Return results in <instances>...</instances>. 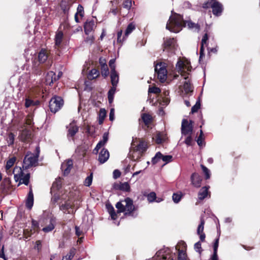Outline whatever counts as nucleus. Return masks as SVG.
Instances as JSON below:
<instances>
[{
	"label": "nucleus",
	"mask_w": 260,
	"mask_h": 260,
	"mask_svg": "<svg viewBox=\"0 0 260 260\" xmlns=\"http://www.w3.org/2000/svg\"><path fill=\"white\" fill-rule=\"evenodd\" d=\"M114 109L113 108L111 109L109 114V119L110 121H113L114 119Z\"/></svg>",
	"instance_id": "69168bd1"
},
{
	"label": "nucleus",
	"mask_w": 260,
	"mask_h": 260,
	"mask_svg": "<svg viewBox=\"0 0 260 260\" xmlns=\"http://www.w3.org/2000/svg\"><path fill=\"white\" fill-rule=\"evenodd\" d=\"M175 41L173 38H166L164 41L165 49L174 48L175 47Z\"/></svg>",
	"instance_id": "4be33fe9"
},
{
	"label": "nucleus",
	"mask_w": 260,
	"mask_h": 260,
	"mask_svg": "<svg viewBox=\"0 0 260 260\" xmlns=\"http://www.w3.org/2000/svg\"><path fill=\"white\" fill-rule=\"evenodd\" d=\"M201 103L200 100L197 101L196 104L192 107L191 112L194 113L198 111L200 108Z\"/></svg>",
	"instance_id": "a18cd8bd"
},
{
	"label": "nucleus",
	"mask_w": 260,
	"mask_h": 260,
	"mask_svg": "<svg viewBox=\"0 0 260 260\" xmlns=\"http://www.w3.org/2000/svg\"><path fill=\"white\" fill-rule=\"evenodd\" d=\"M34 204V196L31 189H30L28 194L27 199L26 202V206L29 209H30Z\"/></svg>",
	"instance_id": "a878e982"
},
{
	"label": "nucleus",
	"mask_w": 260,
	"mask_h": 260,
	"mask_svg": "<svg viewBox=\"0 0 260 260\" xmlns=\"http://www.w3.org/2000/svg\"><path fill=\"white\" fill-rule=\"evenodd\" d=\"M147 198L149 202H153L156 198V193L154 192H151L147 195Z\"/></svg>",
	"instance_id": "37998d69"
},
{
	"label": "nucleus",
	"mask_w": 260,
	"mask_h": 260,
	"mask_svg": "<svg viewBox=\"0 0 260 260\" xmlns=\"http://www.w3.org/2000/svg\"><path fill=\"white\" fill-rule=\"evenodd\" d=\"M118 213L124 212L125 215L130 214L134 210L133 201L129 198L118 202L116 205Z\"/></svg>",
	"instance_id": "7ed1b4c3"
},
{
	"label": "nucleus",
	"mask_w": 260,
	"mask_h": 260,
	"mask_svg": "<svg viewBox=\"0 0 260 260\" xmlns=\"http://www.w3.org/2000/svg\"><path fill=\"white\" fill-rule=\"evenodd\" d=\"M204 221L203 220H201V223L199 224L197 230L198 234H200L203 233L204 231Z\"/></svg>",
	"instance_id": "3c124183"
},
{
	"label": "nucleus",
	"mask_w": 260,
	"mask_h": 260,
	"mask_svg": "<svg viewBox=\"0 0 260 260\" xmlns=\"http://www.w3.org/2000/svg\"><path fill=\"white\" fill-rule=\"evenodd\" d=\"M68 128L69 129L68 137H73L78 131V127L75 124L74 122L70 123Z\"/></svg>",
	"instance_id": "aec40b11"
},
{
	"label": "nucleus",
	"mask_w": 260,
	"mask_h": 260,
	"mask_svg": "<svg viewBox=\"0 0 260 260\" xmlns=\"http://www.w3.org/2000/svg\"><path fill=\"white\" fill-rule=\"evenodd\" d=\"M186 24L187 25L189 28L197 31H199L200 29V26L198 24L190 21L185 22L183 21L182 17L177 14L172 15L170 16L166 25V28L172 32L176 33L179 32Z\"/></svg>",
	"instance_id": "f257e3e1"
},
{
	"label": "nucleus",
	"mask_w": 260,
	"mask_h": 260,
	"mask_svg": "<svg viewBox=\"0 0 260 260\" xmlns=\"http://www.w3.org/2000/svg\"><path fill=\"white\" fill-rule=\"evenodd\" d=\"M48 57V55L47 50L45 49H42L38 55L39 61L41 63H43L47 60Z\"/></svg>",
	"instance_id": "cd10ccee"
},
{
	"label": "nucleus",
	"mask_w": 260,
	"mask_h": 260,
	"mask_svg": "<svg viewBox=\"0 0 260 260\" xmlns=\"http://www.w3.org/2000/svg\"><path fill=\"white\" fill-rule=\"evenodd\" d=\"M109 157V153L108 150L103 148L100 152L98 160L101 164L105 162Z\"/></svg>",
	"instance_id": "f3484780"
},
{
	"label": "nucleus",
	"mask_w": 260,
	"mask_h": 260,
	"mask_svg": "<svg viewBox=\"0 0 260 260\" xmlns=\"http://www.w3.org/2000/svg\"><path fill=\"white\" fill-rule=\"evenodd\" d=\"M147 148V144L144 141L141 140L138 142L136 138H133L129 152L131 158L134 161L139 159L146 151Z\"/></svg>",
	"instance_id": "f03ea898"
},
{
	"label": "nucleus",
	"mask_w": 260,
	"mask_h": 260,
	"mask_svg": "<svg viewBox=\"0 0 260 260\" xmlns=\"http://www.w3.org/2000/svg\"><path fill=\"white\" fill-rule=\"evenodd\" d=\"M110 77L112 86H117L119 81V76L116 71H111Z\"/></svg>",
	"instance_id": "393cba45"
},
{
	"label": "nucleus",
	"mask_w": 260,
	"mask_h": 260,
	"mask_svg": "<svg viewBox=\"0 0 260 260\" xmlns=\"http://www.w3.org/2000/svg\"><path fill=\"white\" fill-rule=\"evenodd\" d=\"M201 168L202 169L203 172L204 173V174L206 176V179H209L210 177L209 170L208 169V168H207L206 167H205L203 165H201Z\"/></svg>",
	"instance_id": "8fccbe9b"
},
{
	"label": "nucleus",
	"mask_w": 260,
	"mask_h": 260,
	"mask_svg": "<svg viewBox=\"0 0 260 260\" xmlns=\"http://www.w3.org/2000/svg\"><path fill=\"white\" fill-rule=\"evenodd\" d=\"M208 39V35L207 34H205L204 35V36H203V37L202 39V41H201L200 59L204 55V53H203L204 48L205 46H206V45H207V41Z\"/></svg>",
	"instance_id": "c756f323"
},
{
	"label": "nucleus",
	"mask_w": 260,
	"mask_h": 260,
	"mask_svg": "<svg viewBox=\"0 0 260 260\" xmlns=\"http://www.w3.org/2000/svg\"><path fill=\"white\" fill-rule=\"evenodd\" d=\"M49 220L50 222L49 224L42 229L45 233L49 232L52 231L54 228L55 220L53 218H50Z\"/></svg>",
	"instance_id": "7c9ffc66"
},
{
	"label": "nucleus",
	"mask_w": 260,
	"mask_h": 260,
	"mask_svg": "<svg viewBox=\"0 0 260 260\" xmlns=\"http://www.w3.org/2000/svg\"><path fill=\"white\" fill-rule=\"evenodd\" d=\"M14 135L12 133H10L7 138V142L9 145H12L14 143Z\"/></svg>",
	"instance_id": "09e8293b"
},
{
	"label": "nucleus",
	"mask_w": 260,
	"mask_h": 260,
	"mask_svg": "<svg viewBox=\"0 0 260 260\" xmlns=\"http://www.w3.org/2000/svg\"><path fill=\"white\" fill-rule=\"evenodd\" d=\"M155 71L157 75V77L161 82H164L167 77V71L165 64L162 63H157L155 67Z\"/></svg>",
	"instance_id": "0eeeda50"
},
{
	"label": "nucleus",
	"mask_w": 260,
	"mask_h": 260,
	"mask_svg": "<svg viewBox=\"0 0 260 260\" xmlns=\"http://www.w3.org/2000/svg\"><path fill=\"white\" fill-rule=\"evenodd\" d=\"M12 173L14 174L15 181L19 182L18 185L24 184L27 185L28 184L30 174L29 173L24 174L21 167H15Z\"/></svg>",
	"instance_id": "20e7f679"
},
{
	"label": "nucleus",
	"mask_w": 260,
	"mask_h": 260,
	"mask_svg": "<svg viewBox=\"0 0 260 260\" xmlns=\"http://www.w3.org/2000/svg\"><path fill=\"white\" fill-rule=\"evenodd\" d=\"M210 4L213 14L217 16L220 15L222 11L221 4L214 0H211Z\"/></svg>",
	"instance_id": "ddd939ff"
},
{
	"label": "nucleus",
	"mask_w": 260,
	"mask_h": 260,
	"mask_svg": "<svg viewBox=\"0 0 260 260\" xmlns=\"http://www.w3.org/2000/svg\"><path fill=\"white\" fill-rule=\"evenodd\" d=\"M29 135V132L27 129H25L21 132V134L20 136V139L22 141H26L28 138Z\"/></svg>",
	"instance_id": "a19ab883"
},
{
	"label": "nucleus",
	"mask_w": 260,
	"mask_h": 260,
	"mask_svg": "<svg viewBox=\"0 0 260 260\" xmlns=\"http://www.w3.org/2000/svg\"><path fill=\"white\" fill-rule=\"evenodd\" d=\"M184 79L185 81L184 83L182 88L184 89L185 93H188L192 91V86L190 84L189 80H188L186 77H185Z\"/></svg>",
	"instance_id": "c85d7f7f"
},
{
	"label": "nucleus",
	"mask_w": 260,
	"mask_h": 260,
	"mask_svg": "<svg viewBox=\"0 0 260 260\" xmlns=\"http://www.w3.org/2000/svg\"><path fill=\"white\" fill-rule=\"evenodd\" d=\"M135 25L133 23H129L125 30L124 39L127 38L128 35L132 33V32L135 29Z\"/></svg>",
	"instance_id": "f704fd0d"
},
{
	"label": "nucleus",
	"mask_w": 260,
	"mask_h": 260,
	"mask_svg": "<svg viewBox=\"0 0 260 260\" xmlns=\"http://www.w3.org/2000/svg\"><path fill=\"white\" fill-rule=\"evenodd\" d=\"M95 24L93 21H86L84 24V31L88 35L94 28Z\"/></svg>",
	"instance_id": "5701e85b"
},
{
	"label": "nucleus",
	"mask_w": 260,
	"mask_h": 260,
	"mask_svg": "<svg viewBox=\"0 0 260 260\" xmlns=\"http://www.w3.org/2000/svg\"><path fill=\"white\" fill-rule=\"evenodd\" d=\"M186 243L183 241L178 242L176 246V249L178 251V260H186Z\"/></svg>",
	"instance_id": "9d476101"
},
{
	"label": "nucleus",
	"mask_w": 260,
	"mask_h": 260,
	"mask_svg": "<svg viewBox=\"0 0 260 260\" xmlns=\"http://www.w3.org/2000/svg\"><path fill=\"white\" fill-rule=\"evenodd\" d=\"M92 181V174L91 173L89 176H87L84 181V185L86 186H89Z\"/></svg>",
	"instance_id": "49530a36"
},
{
	"label": "nucleus",
	"mask_w": 260,
	"mask_h": 260,
	"mask_svg": "<svg viewBox=\"0 0 260 260\" xmlns=\"http://www.w3.org/2000/svg\"><path fill=\"white\" fill-rule=\"evenodd\" d=\"M63 38V33L61 31L58 32L55 38V46L59 47L61 45Z\"/></svg>",
	"instance_id": "72a5a7b5"
},
{
	"label": "nucleus",
	"mask_w": 260,
	"mask_h": 260,
	"mask_svg": "<svg viewBox=\"0 0 260 260\" xmlns=\"http://www.w3.org/2000/svg\"><path fill=\"white\" fill-rule=\"evenodd\" d=\"M149 92L154 93L155 94L159 93L161 92V90L156 87H152L149 88Z\"/></svg>",
	"instance_id": "603ef678"
},
{
	"label": "nucleus",
	"mask_w": 260,
	"mask_h": 260,
	"mask_svg": "<svg viewBox=\"0 0 260 260\" xmlns=\"http://www.w3.org/2000/svg\"><path fill=\"white\" fill-rule=\"evenodd\" d=\"M100 75L98 70L95 69H92L88 75V78L89 80H92L97 78Z\"/></svg>",
	"instance_id": "c9c22d12"
},
{
	"label": "nucleus",
	"mask_w": 260,
	"mask_h": 260,
	"mask_svg": "<svg viewBox=\"0 0 260 260\" xmlns=\"http://www.w3.org/2000/svg\"><path fill=\"white\" fill-rule=\"evenodd\" d=\"M201 177L197 173H194L191 176V184L196 187H200L202 182Z\"/></svg>",
	"instance_id": "2eb2a0df"
},
{
	"label": "nucleus",
	"mask_w": 260,
	"mask_h": 260,
	"mask_svg": "<svg viewBox=\"0 0 260 260\" xmlns=\"http://www.w3.org/2000/svg\"><path fill=\"white\" fill-rule=\"evenodd\" d=\"M176 68L178 72L183 76V73L191 70V67L188 60H179L176 64Z\"/></svg>",
	"instance_id": "6e6552de"
},
{
	"label": "nucleus",
	"mask_w": 260,
	"mask_h": 260,
	"mask_svg": "<svg viewBox=\"0 0 260 260\" xmlns=\"http://www.w3.org/2000/svg\"><path fill=\"white\" fill-rule=\"evenodd\" d=\"M84 14L83 7L80 5H78L76 14L79 16L81 18H82L84 16Z\"/></svg>",
	"instance_id": "c03bdc74"
},
{
	"label": "nucleus",
	"mask_w": 260,
	"mask_h": 260,
	"mask_svg": "<svg viewBox=\"0 0 260 260\" xmlns=\"http://www.w3.org/2000/svg\"><path fill=\"white\" fill-rule=\"evenodd\" d=\"M193 122L190 120L189 122L187 120L183 119L182 122L181 131L184 135H191L192 132Z\"/></svg>",
	"instance_id": "9b49d317"
},
{
	"label": "nucleus",
	"mask_w": 260,
	"mask_h": 260,
	"mask_svg": "<svg viewBox=\"0 0 260 260\" xmlns=\"http://www.w3.org/2000/svg\"><path fill=\"white\" fill-rule=\"evenodd\" d=\"M153 260H174L173 254L168 248L158 251L153 257Z\"/></svg>",
	"instance_id": "423d86ee"
},
{
	"label": "nucleus",
	"mask_w": 260,
	"mask_h": 260,
	"mask_svg": "<svg viewBox=\"0 0 260 260\" xmlns=\"http://www.w3.org/2000/svg\"><path fill=\"white\" fill-rule=\"evenodd\" d=\"M37 153L36 154L30 152L25 155L23 160V168L27 169L37 165L39 153L38 147L37 148Z\"/></svg>",
	"instance_id": "39448f33"
},
{
	"label": "nucleus",
	"mask_w": 260,
	"mask_h": 260,
	"mask_svg": "<svg viewBox=\"0 0 260 260\" xmlns=\"http://www.w3.org/2000/svg\"><path fill=\"white\" fill-rule=\"evenodd\" d=\"M16 160V158L15 157H12L9 159L6 162V165L5 166V169L7 173V174L9 175H12L11 168L13 166L15 161Z\"/></svg>",
	"instance_id": "a211bd4d"
},
{
	"label": "nucleus",
	"mask_w": 260,
	"mask_h": 260,
	"mask_svg": "<svg viewBox=\"0 0 260 260\" xmlns=\"http://www.w3.org/2000/svg\"><path fill=\"white\" fill-rule=\"evenodd\" d=\"M101 73L103 76L106 77L109 75V70L107 66H104L101 68Z\"/></svg>",
	"instance_id": "de8ad7c7"
},
{
	"label": "nucleus",
	"mask_w": 260,
	"mask_h": 260,
	"mask_svg": "<svg viewBox=\"0 0 260 260\" xmlns=\"http://www.w3.org/2000/svg\"><path fill=\"white\" fill-rule=\"evenodd\" d=\"M163 156L164 155L160 152H157L155 154V156L152 158V162L153 164L157 163L159 159L162 158Z\"/></svg>",
	"instance_id": "79ce46f5"
},
{
	"label": "nucleus",
	"mask_w": 260,
	"mask_h": 260,
	"mask_svg": "<svg viewBox=\"0 0 260 260\" xmlns=\"http://www.w3.org/2000/svg\"><path fill=\"white\" fill-rule=\"evenodd\" d=\"M63 200L64 199L61 198L62 201L61 202V205L59 207L60 210L63 211L64 213H72L73 211L72 210L73 207L72 202L70 200L64 201L63 202Z\"/></svg>",
	"instance_id": "f8f14e48"
},
{
	"label": "nucleus",
	"mask_w": 260,
	"mask_h": 260,
	"mask_svg": "<svg viewBox=\"0 0 260 260\" xmlns=\"http://www.w3.org/2000/svg\"><path fill=\"white\" fill-rule=\"evenodd\" d=\"M94 40V37L93 36H89L88 37L86 38L85 41L87 43L91 44Z\"/></svg>",
	"instance_id": "774afa93"
},
{
	"label": "nucleus",
	"mask_w": 260,
	"mask_h": 260,
	"mask_svg": "<svg viewBox=\"0 0 260 260\" xmlns=\"http://www.w3.org/2000/svg\"><path fill=\"white\" fill-rule=\"evenodd\" d=\"M107 112L105 109L102 108L99 113V123L102 124L106 116Z\"/></svg>",
	"instance_id": "473e14b6"
},
{
	"label": "nucleus",
	"mask_w": 260,
	"mask_h": 260,
	"mask_svg": "<svg viewBox=\"0 0 260 260\" xmlns=\"http://www.w3.org/2000/svg\"><path fill=\"white\" fill-rule=\"evenodd\" d=\"M208 189L209 187L205 186L202 187L198 193V198L200 200H204L208 194Z\"/></svg>",
	"instance_id": "bb28decb"
},
{
	"label": "nucleus",
	"mask_w": 260,
	"mask_h": 260,
	"mask_svg": "<svg viewBox=\"0 0 260 260\" xmlns=\"http://www.w3.org/2000/svg\"><path fill=\"white\" fill-rule=\"evenodd\" d=\"M116 86H113L109 90L108 92V100L110 103H112L114 99V95L116 91Z\"/></svg>",
	"instance_id": "e433bc0d"
},
{
	"label": "nucleus",
	"mask_w": 260,
	"mask_h": 260,
	"mask_svg": "<svg viewBox=\"0 0 260 260\" xmlns=\"http://www.w3.org/2000/svg\"><path fill=\"white\" fill-rule=\"evenodd\" d=\"M121 175L120 172L118 170H115L113 173V176L114 179L119 178Z\"/></svg>",
	"instance_id": "680f3d73"
},
{
	"label": "nucleus",
	"mask_w": 260,
	"mask_h": 260,
	"mask_svg": "<svg viewBox=\"0 0 260 260\" xmlns=\"http://www.w3.org/2000/svg\"><path fill=\"white\" fill-rule=\"evenodd\" d=\"M132 1L131 0H125L123 4V7L127 10H129L132 7Z\"/></svg>",
	"instance_id": "864d4df0"
},
{
	"label": "nucleus",
	"mask_w": 260,
	"mask_h": 260,
	"mask_svg": "<svg viewBox=\"0 0 260 260\" xmlns=\"http://www.w3.org/2000/svg\"><path fill=\"white\" fill-rule=\"evenodd\" d=\"M60 200L59 196L57 194H54L52 198L51 202L52 203L55 204Z\"/></svg>",
	"instance_id": "e2e57ef3"
},
{
	"label": "nucleus",
	"mask_w": 260,
	"mask_h": 260,
	"mask_svg": "<svg viewBox=\"0 0 260 260\" xmlns=\"http://www.w3.org/2000/svg\"><path fill=\"white\" fill-rule=\"evenodd\" d=\"M114 187L115 189L122 191H129L130 190V186L127 182L115 184Z\"/></svg>",
	"instance_id": "6ab92c4d"
},
{
	"label": "nucleus",
	"mask_w": 260,
	"mask_h": 260,
	"mask_svg": "<svg viewBox=\"0 0 260 260\" xmlns=\"http://www.w3.org/2000/svg\"><path fill=\"white\" fill-rule=\"evenodd\" d=\"M162 160L166 162V163H168L171 162L172 160V156L171 155H164L162 158Z\"/></svg>",
	"instance_id": "13d9d810"
},
{
	"label": "nucleus",
	"mask_w": 260,
	"mask_h": 260,
	"mask_svg": "<svg viewBox=\"0 0 260 260\" xmlns=\"http://www.w3.org/2000/svg\"><path fill=\"white\" fill-rule=\"evenodd\" d=\"M41 248V242L40 240L37 241L36 242V245L35 246V248L37 249L38 251L40 250Z\"/></svg>",
	"instance_id": "338daca9"
},
{
	"label": "nucleus",
	"mask_w": 260,
	"mask_h": 260,
	"mask_svg": "<svg viewBox=\"0 0 260 260\" xmlns=\"http://www.w3.org/2000/svg\"><path fill=\"white\" fill-rule=\"evenodd\" d=\"M143 121L146 125H148L151 121L152 117L148 114L143 113L141 116Z\"/></svg>",
	"instance_id": "4c0bfd02"
},
{
	"label": "nucleus",
	"mask_w": 260,
	"mask_h": 260,
	"mask_svg": "<svg viewBox=\"0 0 260 260\" xmlns=\"http://www.w3.org/2000/svg\"><path fill=\"white\" fill-rule=\"evenodd\" d=\"M219 244V239L217 238L215 240L213 246V253H217V249Z\"/></svg>",
	"instance_id": "bf43d9fd"
},
{
	"label": "nucleus",
	"mask_w": 260,
	"mask_h": 260,
	"mask_svg": "<svg viewBox=\"0 0 260 260\" xmlns=\"http://www.w3.org/2000/svg\"><path fill=\"white\" fill-rule=\"evenodd\" d=\"M76 253V249L72 248L69 253H68L65 256L63 257L62 260H71Z\"/></svg>",
	"instance_id": "58836bf2"
},
{
	"label": "nucleus",
	"mask_w": 260,
	"mask_h": 260,
	"mask_svg": "<svg viewBox=\"0 0 260 260\" xmlns=\"http://www.w3.org/2000/svg\"><path fill=\"white\" fill-rule=\"evenodd\" d=\"M109 139V134L108 133H105L103 136L102 140L100 141L96 145L93 151L94 153H98L99 150L103 146H104L107 142Z\"/></svg>",
	"instance_id": "dca6fc26"
},
{
	"label": "nucleus",
	"mask_w": 260,
	"mask_h": 260,
	"mask_svg": "<svg viewBox=\"0 0 260 260\" xmlns=\"http://www.w3.org/2000/svg\"><path fill=\"white\" fill-rule=\"evenodd\" d=\"M192 142V139L191 137V135H188L185 140V143L188 145H191Z\"/></svg>",
	"instance_id": "052dcab7"
},
{
	"label": "nucleus",
	"mask_w": 260,
	"mask_h": 260,
	"mask_svg": "<svg viewBox=\"0 0 260 260\" xmlns=\"http://www.w3.org/2000/svg\"><path fill=\"white\" fill-rule=\"evenodd\" d=\"M63 104V100L60 97L52 98L49 103L50 109L52 112L56 113L61 108Z\"/></svg>",
	"instance_id": "1a4fd4ad"
},
{
	"label": "nucleus",
	"mask_w": 260,
	"mask_h": 260,
	"mask_svg": "<svg viewBox=\"0 0 260 260\" xmlns=\"http://www.w3.org/2000/svg\"><path fill=\"white\" fill-rule=\"evenodd\" d=\"M109 212L111 215V218L113 220L115 219L116 218V214L114 212V209L112 207L109 209Z\"/></svg>",
	"instance_id": "6e6d98bb"
},
{
	"label": "nucleus",
	"mask_w": 260,
	"mask_h": 260,
	"mask_svg": "<svg viewBox=\"0 0 260 260\" xmlns=\"http://www.w3.org/2000/svg\"><path fill=\"white\" fill-rule=\"evenodd\" d=\"M203 132L202 130H200V136L198 137V140L197 141L198 144L200 146L202 145V142H203Z\"/></svg>",
	"instance_id": "5fc2aeb1"
},
{
	"label": "nucleus",
	"mask_w": 260,
	"mask_h": 260,
	"mask_svg": "<svg viewBox=\"0 0 260 260\" xmlns=\"http://www.w3.org/2000/svg\"><path fill=\"white\" fill-rule=\"evenodd\" d=\"M73 167V161L71 159H68L63 162L61 166V169L63 172L64 175H68Z\"/></svg>",
	"instance_id": "4468645a"
},
{
	"label": "nucleus",
	"mask_w": 260,
	"mask_h": 260,
	"mask_svg": "<svg viewBox=\"0 0 260 260\" xmlns=\"http://www.w3.org/2000/svg\"><path fill=\"white\" fill-rule=\"evenodd\" d=\"M182 197V194L181 192L174 193L172 196V199L174 203H178L181 200Z\"/></svg>",
	"instance_id": "ea45409f"
},
{
	"label": "nucleus",
	"mask_w": 260,
	"mask_h": 260,
	"mask_svg": "<svg viewBox=\"0 0 260 260\" xmlns=\"http://www.w3.org/2000/svg\"><path fill=\"white\" fill-rule=\"evenodd\" d=\"M169 94V92L168 90H164L163 93L161 95V98L162 100V105H167L170 102V99L168 97Z\"/></svg>",
	"instance_id": "2f4dec72"
},
{
	"label": "nucleus",
	"mask_w": 260,
	"mask_h": 260,
	"mask_svg": "<svg viewBox=\"0 0 260 260\" xmlns=\"http://www.w3.org/2000/svg\"><path fill=\"white\" fill-rule=\"evenodd\" d=\"M154 139H155L156 143L161 144L166 141L167 138L165 133L157 132Z\"/></svg>",
	"instance_id": "b1692460"
},
{
	"label": "nucleus",
	"mask_w": 260,
	"mask_h": 260,
	"mask_svg": "<svg viewBox=\"0 0 260 260\" xmlns=\"http://www.w3.org/2000/svg\"><path fill=\"white\" fill-rule=\"evenodd\" d=\"M34 104V102L32 100H29L28 99H26L25 103V105L26 107H27V108L29 107Z\"/></svg>",
	"instance_id": "0e129e2a"
},
{
	"label": "nucleus",
	"mask_w": 260,
	"mask_h": 260,
	"mask_svg": "<svg viewBox=\"0 0 260 260\" xmlns=\"http://www.w3.org/2000/svg\"><path fill=\"white\" fill-rule=\"evenodd\" d=\"M115 59H112L109 61V67L111 70V71H116L115 70Z\"/></svg>",
	"instance_id": "4d7b16f0"
},
{
	"label": "nucleus",
	"mask_w": 260,
	"mask_h": 260,
	"mask_svg": "<svg viewBox=\"0 0 260 260\" xmlns=\"http://www.w3.org/2000/svg\"><path fill=\"white\" fill-rule=\"evenodd\" d=\"M56 80V76L53 72L48 73L46 77V84L51 85L54 81Z\"/></svg>",
	"instance_id": "412c9836"
}]
</instances>
